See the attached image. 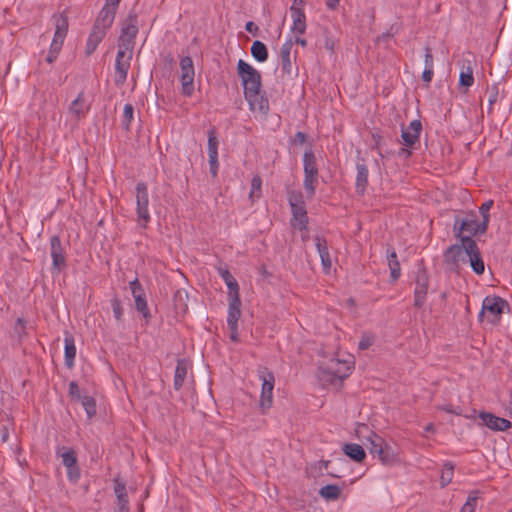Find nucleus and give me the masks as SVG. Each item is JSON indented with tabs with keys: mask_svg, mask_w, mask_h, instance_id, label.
<instances>
[{
	"mask_svg": "<svg viewBox=\"0 0 512 512\" xmlns=\"http://www.w3.org/2000/svg\"><path fill=\"white\" fill-rule=\"evenodd\" d=\"M106 32L101 31L97 28H92V31L87 39L85 53L86 55H91L98 47L99 43L105 37Z\"/></svg>",
	"mask_w": 512,
	"mask_h": 512,
	"instance_id": "cd10ccee",
	"label": "nucleus"
},
{
	"mask_svg": "<svg viewBox=\"0 0 512 512\" xmlns=\"http://www.w3.org/2000/svg\"><path fill=\"white\" fill-rule=\"evenodd\" d=\"M227 287H228V296H227V299L228 300H231L234 296V294H236L237 297H240L239 295V285L236 281V279L234 278L233 280H231V282H228L227 284Z\"/></svg>",
	"mask_w": 512,
	"mask_h": 512,
	"instance_id": "5fc2aeb1",
	"label": "nucleus"
},
{
	"mask_svg": "<svg viewBox=\"0 0 512 512\" xmlns=\"http://www.w3.org/2000/svg\"><path fill=\"white\" fill-rule=\"evenodd\" d=\"M375 337L370 333H364L359 341L358 348L360 350H366L370 348L374 343Z\"/></svg>",
	"mask_w": 512,
	"mask_h": 512,
	"instance_id": "09e8293b",
	"label": "nucleus"
},
{
	"mask_svg": "<svg viewBox=\"0 0 512 512\" xmlns=\"http://www.w3.org/2000/svg\"><path fill=\"white\" fill-rule=\"evenodd\" d=\"M261 186L262 180L259 176H254L251 180V190L249 193V198L254 201L255 199H259L261 196Z\"/></svg>",
	"mask_w": 512,
	"mask_h": 512,
	"instance_id": "a18cd8bd",
	"label": "nucleus"
},
{
	"mask_svg": "<svg viewBox=\"0 0 512 512\" xmlns=\"http://www.w3.org/2000/svg\"><path fill=\"white\" fill-rule=\"evenodd\" d=\"M138 33L137 20L136 18H129V23H127L123 28L121 35L122 37L134 39Z\"/></svg>",
	"mask_w": 512,
	"mask_h": 512,
	"instance_id": "58836bf2",
	"label": "nucleus"
},
{
	"mask_svg": "<svg viewBox=\"0 0 512 512\" xmlns=\"http://www.w3.org/2000/svg\"><path fill=\"white\" fill-rule=\"evenodd\" d=\"M289 203L291 206L292 214L295 220L299 223V228L306 229L307 225V212L305 208L304 201L302 199V195L299 194H291L289 196Z\"/></svg>",
	"mask_w": 512,
	"mask_h": 512,
	"instance_id": "2eb2a0df",
	"label": "nucleus"
},
{
	"mask_svg": "<svg viewBox=\"0 0 512 512\" xmlns=\"http://www.w3.org/2000/svg\"><path fill=\"white\" fill-rule=\"evenodd\" d=\"M218 273L219 275L222 277V279L224 280V282L227 284L228 282H231V280L234 279V277L232 276V274L229 272V270H227L226 268H218Z\"/></svg>",
	"mask_w": 512,
	"mask_h": 512,
	"instance_id": "e2e57ef3",
	"label": "nucleus"
},
{
	"mask_svg": "<svg viewBox=\"0 0 512 512\" xmlns=\"http://www.w3.org/2000/svg\"><path fill=\"white\" fill-rule=\"evenodd\" d=\"M434 75L433 69L425 68L422 73V80L426 83H430Z\"/></svg>",
	"mask_w": 512,
	"mask_h": 512,
	"instance_id": "0e129e2a",
	"label": "nucleus"
},
{
	"mask_svg": "<svg viewBox=\"0 0 512 512\" xmlns=\"http://www.w3.org/2000/svg\"><path fill=\"white\" fill-rule=\"evenodd\" d=\"M129 286H130V290H131L133 297H136L137 295H139V296L145 295L144 289L137 278H135L133 281H131L129 283Z\"/></svg>",
	"mask_w": 512,
	"mask_h": 512,
	"instance_id": "864d4df0",
	"label": "nucleus"
},
{
	"mask_svg": "<svg viewBox=\"0 0 512 512\" xmlns=\"http://www.w3.org/2000/svg\"><path fill=\"white\" fill-rule=\"evenodd\" d=\"M291 17L293 19L292 32L303 34L306 30V18L304 11L296 6H291L290 8Z\"/></svg>",
	"mask_w": 512,
	"mask_h": 512,
	"instance_id": "5701e85b",
	"label": "nucleus"
},
{
	"mask_svg": "<svg viewBox=\"0 0 512 512\" xmlns=\"http://www.w3.org/2000/svg\"><path fill=\"white\" fill-rule=\"evenodd\" d=\"M388 266L390 270V278L392 282L399 279L401 275L400 263L394 249L388 250L387 254Z\"/></svg>",
	"mask_w": 512,
	"mask_h": 512,
	"instance_id": "c756f323",
	"label": "nucleus"
},
{
	"mask_svg": "<svg viewBox=\"0 0 512 512\" xmlns=\"http://www.w3.org/2000/svg\"><path fill=\"white\" fill-rule=\"evenodd\" d=\"M444 260L450 271L457 272L460 268V263H466L465 250L462 242L449 246L444 253Z\"/></svg>",
	"mask_w": 512,
	"mask_h": 512,
	"instance_id": "f8f14e48",
	"label": "nucleus"
},
{
	"mask_svg": "<svg viewBox=\"0 0 512 512\" xmlns=\"http://www.w3.org/2000/svg\"><path fill=\"white\" fill-rule=\"evenodd\" d=\"M334 45H335L334 40L326 34V36H325V42H324V47H325L327 50H329V51L333 52V51H334Z\"/></svg>",
	"mask_w": 512,
	"mask_h": 512,
	"instance_id": "774afa93",
	"label": "nucleus"
},
{
	"mask_svg": "<svg viewBox=\"0 0 512 512\" xmlns=\"http://www.w3.org/2000/svg\"><path fill=\"white\" fill-rule=\"evenodd\" d=\"M352 370V362L338 358H330L321 362L318 377L320 380L335 384L347 378Z\"/></svg>",
	"mask_w": 512,
	"mask_h": 512,
	"instance_id": "f257e3e1",
	"label": "nucleus"
},
{
	"mask_svg": "<svg viewBox=\"0 0 512 512\" xmlns=\"http://www.w3.org/2000/svg\"><path fill=\"white\" fill-rule=\"evenodd\" d=\"M454 475V465L451 462H446L443 465L440 475V485L442 488L451 483Z\"/></svg>",
	"mask_w": 512,
	"mask_h": 512,
	"instance_id": "4c0bfd02",
	"label": "nucleus"
},
{
	"mask_svg": "<svg viewBox=\"0 0 512 512\" xmlns=\"http://www.w3.org/2000/svg\"><path fill=\"white\" fill-rule=\"evenodd\" d=\"M57 455L61 457L62 463L66 468H70V466H73L78 462L77 454L71 448H58Z\"/></svg>",
	"mask_w": 512,
	"mask_h": 512,
	"instance_id": "7c9ffc66",
	"label": "nucleus"
},
{
	"mask_svg": "<svg viewBox=\"0 0 512 512\" xmlns=\"http://www.w3.org/2000/svg\"><path fill=\"white\" fill-rule=\"evenodd\" d=\"M66 469H67L68 480L71 483L76 484L81 476L80 469H79L78 465L75 464L73 466H70V468H66Z\"/></svg>",
	"mask_w": 512,
	"mask_h": 512,
	"instance_id": "3c124183",
	"label": "nucleus"
},
{
	"mask_svg": "<svg viewBox=\"0 0 512 512\" xmlns=\"http://www.w3.org/2000/svg\"><path fill=\"white\" fill-rule=\"evenodd\" d=\"M472 55L468 54L467 57H464L461 60V71L459 75V84L462 87L469 88L474 83L473 76V60L471 59Z\"/></svg>",
	"mask_w": 512,
	"mask_h": 512,
	"instance_id": "aec40b11",
	"label": "nucleus"
},
{
	"mask_svg": "<svg viewBox=\"0 0 512 512\" xmlns=\"http://www.w3.org/2000/svg\"><path fill=\"white\" fill-rule=\"evenodd\" d=\"M462 244L465 250L466 263L469 262L470 267L476 274H483L485 265L476 242L470 236H466L462 238Z\"/></svg>",
	"mask_w": 512,
	"mask_h": 512,
	"instance_id": "0eeeda50",
	"label": "nucleus"
},
{
	"mask_svg": "<svg viewBox=\"0 0 512 512\" xmlns=\"http://www.w3.org/2000/svg\"><path fill=\"white\" fill-rule=\"evenodd\" d=\"M237 73L241 79L243 93H250L252 90L262 88V77L260 72L246 61L240 59L237 63Z\"/></svg>",
	"mask_w": 512,
	"mask_h": 512,
	"instance_id": "20e7f679",
	"label": "nucleus"
},
{
	"mask_svg": "<svg viewBox=\"0 0 512 512\" xmlns=\"http://www.w3.org/2000/svg\"><path fill=\"white\" fill-rule=\"evenodd\" d=\"M343 452L346 456L356 462H362L366 457V453L363 447L355 443L345 444L343 446Z\"/></svg>",
	"mask_w": 512,
	"mask_h": 512,
	"instance_id": "c85d7f7f",
	"label": "nucleus"
},
{
	"mask_svg": "<svg viewBox=\"0 0 512 512\" xmlns=\"http://www.w3.org/2000/svg\"><path fill=\"white\" fill-rule=\"evenodd\" d=\"M81 404L85 409L87 416L91 419L96 414V402L95 399L91 396H83L81 399Z\"/></svg>",
	"mask_w": 512,
	"mask_h": 512,
	"instance_id": "79ce46f5",
	"label": "nucleus"
},
{
	"mask_svg": "<svg viewBox=\"0 0 512 512\" xmlns=\"http://www.w3.org/2000/svg\"><path fill=\"white\" fill-rule=\"evenodd\" d=\"M111 307L114 314V317L117 321H121L123 317V307L121 301L118 298H113L111 300Z\"/></svg>",
	"mask_w": 512,
	"mask_h": 512,
	"instance_id": "8fccbe9b",
	"label": "nucleus"
},
{
	"mask_svg": "<svg viewBox=\"0 0 512 512\" xmlns=\"http://www.w3.org/2000/svg\"><path fill=\"white\" fill-rule=\"evenodd\" d=\"M508 306L507 301L503 300L498 296H487L482 302V308L478 315V320L481 322L485 316V313H489L493 318L490 319L491 323H495L500 319L501 314L504 312V308Z\"/></svg>",
	"mask_w": 512,
	"mask_h": 512,
	"instance_id": "1a4fd4ad",
	"label": "nucleus"
},
{
	"mask_svg": "<svg viewBox=\"0 0 512 512\" xmlns=\"http://www.w3.org/2000/svg\"><path fill=\"white\" fill-rule=\"evenodd\" d=\"M240 306V297H237L236 294H234L233 298L228 300L227 325H238V320L241 316Z\"/></svg>",
	"mask_w": 512,
	"mask_h": 512,
	"instance_id": "b1692460",
	"label": "nucleus"
},
{
	"mask_svg": "<svg viewBox=\"0 0 512 512\" xmlns=\"http://www.w3.org/2000/svg\"><path fill=\"white\" fill-rule=\"evenodd\" d=\"M319 256L321 258V262H322L324 270H329L331 268L332 262H331V258H330L328 249L321 252L319 254Z\"/></svg>",
	"mask_w": 512,
	"mask_h": 512,
	"instance_id": "6e6d98bb",
	"label": "nucleus"
},
{
	"mask_svg": "<svg viewBox=\"0 0 512 512\" xmlns=\"http://www.w3.org/2000/svg\"><path fill=\"white\" fill-rule=\"evenodd\" d=\"M251 55L258 62H265L268 59V49L266 45L256 40L251 46Z\"/></svg>",
	"mask_w": 512,
	"mask_h": 512,
	"instance_id": "473e14b6",
	"label": "nucleus"
},
{
	"mask_svg": "<svg viewBox=\"0 0 512 512\" xmlns=\"http://www.w3.org/2000/svg\"><path fill=\"white\" fill-rule=\"evenodd\" d=\"M188 365L184 359H179L176 364L173 387L176 391L180 390L183 386L184 380L187 377Z\"/></svg>",
	"mask_w": 512,
	"mask_h": 512,
	"instance_id": "bb28decb",
	"label": "nucleus"
},
{
	"mask_svg": "<svg viewBox=\"0 0 512 512\" xmlns=\"http://www.w3.org/2000/svg\"><path fill=\"white\" fill-rule=\"evenodd\" d=\"M258 374L259 379L262 381L260 408L262 410H266L272 406L275 377L273 372L268 370L266 367L260 368L258 370Z\"/></svg>",
	"mask_w": 512,
	"mask_h": 512,
	"instance_id": "423d86ee",
	"label": "nucleus"
},
{
	"mask_svg": "<svg viewBox=\"0 0 512 512\" xmlns=\"http://www.w3.org/2000/svg\"><path fill=\"white\" fill-rule=\"evenodd\" d=\"M377 456L379 457L380 461L384 465H391L397 459V455H396L395 451L387 443L385 444V446L382 448V451L379 452V454Z\"/></svg>",
	"mask_w": 512,
	"mask_h": 512,
	"instance_id": "e433bc0d",
	"label": "nucleus"
},
{
	"mask_svg": "<svg viewBox=\"0 0 512 512\" xmlns=\"http://www.w3.org/2000/svg\"><path fill=\"white\" fill-rule=\"evenodd\" d=\"M180 69H181V86L182 93L185 96L192 95L194 91V65L193 60L189 56L182 57L180 60Z\"/></svg>",
	"mask_w": 512,
	"mask_h": 512,
	"instance_id": "9d476101",
	"label": "nucleus"
},
{
	"mask_svg": "<svg viewBox=\"0 0 512 512\" xmlns=\"http://www.w3.org/2000/svg\"><path fill=\"white\" fill-rule=\"evenodd\" d=\"M115 15L116 10H114V8H110L104 5V7L100 10L93 27L107 32V30L113 24Z\"/></svg>",
	"mask_w": 512,
	"mask_h": 512,
	"instance_id": "412c9836",
	"label": "nucleus"
},
{
	"mask_svg": "<svg viewBox=\"0 0 512 512\" xmlns=\"http://www.w3.org/2000/svg\"><path fill=\"white\" fill-rule=\"evenodd\" d=\"M424 64L425 68L433 69V55L429 47L425 48Z\"/></svg>",
	"mask_w": 512,
	"mask_h": 512,
	"instance_id": "bf43d9fd",
	"label": "nucleus"
},
{
	"mask_svg": "<svg viewBox=\"0 0 512 512\" xmlns=\"http://www.w3.org/2000/svg\"><path fill=\"white\" fill-rule=\"evenodd\" d=\"M292 42H285L280 49V58H281V71L284 74H291L292 63H291V50H292Z\"/></svg>",
	"mask_w": 512,
	"mask_h": 512,
	"instance_id": "a878e982",
	"label": "nucleus"
},
{
	"mask_svg": "<svg viewBox=\"0 0 512 512\" xmlns=\"http://www.w3.org/2000/svg\"><path fill=\"white\" fill-rule=\"evenodd\" d=\"M208 156L209 158L218 157V145L216 129L213 127L208 130Z\"/></svg>",
	"mask_w": 512,
	"mask_h": 512,
	"instance_id": "f704fd0d",
	"label": "nucleus"
},
{
	"mask_svg": "<svg viewBox=\"0 0 512 512\" xmlns=\"http://www.w3.org/2000/svg\"><path fill=\"white\" fill-rule=\"evenodd\" d=\"M135 301V308L138 312H140L144 318H149L150 313L147 305L146 296H139L133 297Z\"/></svg>",
	"mask_w": 512,
	"mask_h": 512,
	"instance_id": "c03bdc74",
	"label": "nucleus"
},
{
	"mask_svg": "<svg viewBox=\"0 0 512 512\" xmlns=\"http://www.w3.org/2000/svg\"><path fill=\"white\" fill-rule=\"evenodd\" d=\"M128 503H129L128 497L117 499V506H118L117 512H130Z\"/></svg>",
	"mask_w": 512,
	"mask_h": 512,
	"instance_id": "680f3d73",
	"label": "nucleus"
},
{
	"mask_svg": "<svg viewBox=\"0 0 512 512\" xmlns=\"http://www.w3.org/2000/svg\"><path fill=\"white\" fill-rule=\"evenodd\" d=\"M453 230L455 233V237L460 239L462 242V238L466 236H470L472 238L474 235L483 234L487 230H482L481 222H478L475 219V215H472L471 218L461 219L459 217L455 218Z\"/></svg>",
	"mask_w": 512,
	"mask_h": 512,
	"instance_id": "6e6552de",
	"label": "nucleus"
},
{
	"mask_svg": "<svg viewBox=\"0 0 512 512\" xmlns=\"http://www.w3.org/2000/svg\"><path fill=\"white\" fill-rule=\"evenodd\" d=\"M314 240H315L316 248H317V251L319 254L328 249L327 242H326L325 238L317 235V236H315Z\"/></svg>",
	"mask_w": 512,
	"mask_h": 512,
	"instance_id": "13d9d810",
	"label": "nucleus"
},
{
	"mask_svg": "<svg viewBox=\"0 0 512 512\" xmlns=\"http://www.w3.org/2000/svg\"><path fill=\"white\" fill-rule=\"evenodd\" d=\"M478 498H479V492L472 491L469 494L465 504L462 506L460 512H475Z\"/></svg>",
	"mask_w": 512,
	"mask_h": 512,
	"instance_id": "37998d69",
	"label": "nucleus"
},
{
	"mask_svg": "<svg viewBox=\"0 0 512 512\" xmlns=\"http://www.w3.org/2000/svg\"><path fill=\"white\" fill-rule=\"evenodd\" d=\"M479 418L482 424L493 431H506L511 427V422L505 418L498 417L490 412H481Z\"/></svg>",
	"mask_w": 512,
	"mask_h": 512,
	"instance_id": "6ab92c4d",
	"label": "nucleus"
},
{
	"mask_svg": "<svg viewBox=\"0 0 512 512\" xmlns=\"http://www.w3.org/2000/svg\"><path fill=\"white\" fill-rule=\"evenodd\" d=\"M498 96L499 90L496 84L488 88V113H492L493 105L497 102Z\"/></svg>",
	"mask_w": 512,
	"mask_h": 512,
	"instance_id": "49530a36",
	"label": "nucleus"
},
{
	"mask_svg": "<svg viewBox=\"0 0 512 512\" xmlns=\"http://www.w3.org/2000/svg\"><path fill=\"white\" fill-rule=\"evenodd\" d=\"M114 492L116 494L117 499L128 497L126 493L125 483L122 482L119 478L114 479Z\"/></svg>",
	"mask_w": 512,
	"mask_h": 512,
	"instance_id": "de8ad7c7",
	"label": "nucleus"
},
{
	"mask_svg": "<svg viewBox=\"0 0 512 512\" xmlns=\"http://www.w3.org/2000/svg\"><path fill=\"white\" fill-rule=\"evenodd\" d=\"M367 441L369 443L368 449L369 452L375 456L378 455L379 452L382 451V448L385 446L386 442L384 439L376 434L375 432H370V435L367 437Z\"/></svg>",
	"mask_w": 512,
	"mask_h": 512,
	"instance_id": "2f4dec72",
	"label": "nucleus"
},
{
	"mask_svg": "<svg viewBox=\"0 0 512 512\" xmlns=\"http://www.w3.org/2000/svg\"><path fill=\"white\" fill-rule=\"evenodd\" d=\"M135 46V40L126 38V37H119L118 40V51L122 52V55L132 57L133 56V50Z\"/></svg>",
	"mask_w": 512,
	"mask_h": 512,
	"instance_id": "c9c22d12",
	"label": "nucleus"
},
{
	"mask_svg": "<svg viewBox=\"0 0 512 512\" xmlns=\"http://www.w3.org/2000/svg\"><path fill=\"white\" fill-rule=\"evenodd\" d=\"M209 166H210L211 175L213 177H216L218 174V168H219L218 157L209 158Z\"/></svg>",
	"mask_w": 512,
	"mask_h": 512,
	"instance_id": "052dcab7",
	"label": "nucleus"
},
{
	"mask_svg": "<svg viewBox=\"0 0 512 512\" xmlns=\"http://www.w3.org/2000/svg\"><path fill=\"white\" fill-rule=\"evenodd\" d=\"M149 194L147 185L144 182H139L136 185V214L138 224L146 228L151 220L149 213Z\"/></svg>",
	"mask_w": 512,
	"mask_h": 512,
	"instance_id": "39448f33",
	"label": "nucleus"
},
{
	"mask_svg": "<svg viewBox=\"0 0 512 512\" xmlns=\"http://www.w3.org/2000/svg\"><path fill=\"white\" fill-rule=\"evenodd\" d=\"M50 253L52 257V268L60 272L66 265V258L64 248L58 235H54L50 238Z\"/></svg>",
	"mask_w": 512,
	"mask_h": 512,
	"instance_id": "4468645a",
	"label": "nucleus"
},
{
	"mask_svg": "<svg viewBox=\"0 0 512 512\" xmlns=\"http://www.w3.org/2000/svg\"><path fill=\"white\" fill-rule=\"evenodd\" d=\"M421 131L422 124L418 119L411 121L406 128L402 127L401 138L403 145L412 148L416 143L419 142Z\"/></svg>",
	"mask_w": 512,
	"mask_h": 512,
	"instance_id": "f3484780",
	"label": "nucleus"
},
{
	"mask_svg": "<svg viewBox=\"0 0 512 512\" xmlns=\"http://www.w3.org/2000/svg\"><path fill=\"white\" fill-rule=\"evenodd\" d=\"M492 206H493V200H488V201L484 202L479 208V212L482 215V221H481L482 230H487V228H488V224H489V220H490L489 211L492 208Z\"/></svg>",
	"mask_w": 512,
	"mask_h": 512,
	"instance_id": "ea45409f",
	"label": "nucleus"
},
{
	"mask_svg": "<svg viewBox=\"0 0 512 512\" xmlns=\"http://www.w3.org/2000/svg\"><path fill=\"white\" fill-rule=\"evenodd\" d=\"M245 100L249 104V109L253 113H259L260 115L266 116L270 110L269 100L260 89L252 90L250 93L244 94Z\"/></svg>",
	"mask_w": 512,
	"mask_h": 512,
	"instance_id": "9b49d317",
	"label": "nucleus"
},
{
	"mask_svg": "<svg viewBox=\"0 0 512 512\" xmlns=\"http://www.w3.org/2000/svg\"><path fill=\"white\" fill-rule=\"evenodd\" d=\"M245 29H246V31H248L249 33H252L253 35H256L257 32L259 31L258 26H256L254 24V22H252V21H249L246 23Z\"/></svg>",
	"mask_w": 512,
	"mask_h": 512,
	"instance_id": "338daca9",
	"label": "nucleus"
},
{
	"mask_svg": "<svg viewBox=\"0 0 512 512\" xmlns=\"http://www.w3.org/2000/svg\"><path fill=\"white\" fill-rule=\"evenodd\" d=\"M52 21L55 25V33L46 57L48 63H53L57 59L68 32V19L66 16L63 14L53 15Z\"/></svg>",
	"mask_w": 512,
	"mask_h": 512,
	"instance_id": "7ed1b4c3",
	"label": "nucleus"
},
{
	"mask_svg": "<svg viewBox=\"0 0 512 512\" xmlns=\"http://www.w3.org/2000/svg\"><path fill=\"white\" fill-rule=\"evenodd\" d=\"M414 306L422 307L428 291V275L425 269L417 271L415 279Z\"/></svg>",
	"mask_w": 512,
	"mask_h": 512,
	"instance_id": "ddd939ff",
	"label": "nucleus"
},
{
	"mask_svg": "<svg viewBox=\"0 0 512 512\" xmlns=\"http://www.w3.org/2000/svg\"><path fill=\"white\" fill-rule=\"evenodd\" d=\"M69 395L77 400H80L83 397L80 395L79 386L75 381H71L69 383Z\"/></svg>",
	"mask_w": 512,
	"mask_h": 512,
	"instance_id": "4d7b16f0",
	"label": "nucleus"
},
{
	"mask_svg": "<svg viewBox=\"0 0 512 512\" xmlns=\"http://www.w3.org/2000/svg\"><path fill=\"white\" fill-rule=\"evenodd\" d=\"M303 169V187L306 191L307 198L312 199L315 195L316 187L319 182V171L317 166V158L311 149L305 151L303 155Z\"/></svg>",
	"mask_w": 512,
	"mask_h": 512,
	"instance_id": "f03ea898",
	"label": "nucleus"
},
{
	"mask_svg": "<svg viewBox=\"0 0 512 512\" xmlns=\"http://www.w3.org/2000/svg\"><path fill=\"white\" fill-rule=\"evenodd\" d=\"M91 104L87 101L84 92H80L69 106L68 112L72 119L79 121L89 112Z\"/></svg>",
	"mask_w": 512,
	"mask_h": 512,
	"instance_id": "a211bd4d",
	"label": "nucleus"
},
{
	"mask_svg": "<svg viewBox=\"0 0 512 512\" xmlns=\"http://www.w3.org/2000/svg\"><path fill=\"white\" fill-rule=\"evenodd\" d=\"M342 489L335 484H329L319 490V495L326 501H335L341 495Z\"/></svg>",
	"mask_w": 512,
	"mask_h": 512,
	"instance_id": "72a5a7b5",
	"label": "nucleus"
},
{
	"mask_svg": "<svg viewBox=\"0 0 512 512\" xmlns=\"http://www.w3.org/2000/svg\"><path fill=\"white\" fill-rule=\"evenodd\" d=\"M230 331V339L233 342L238 341V325H227Z\"/></svg>",
	"mask_w": 512,
	"mask_h": 512,
	"instance_id": "69168bd1",
	"label": "nucleus"
},
{
	"mask_svg": "<svg viewBox=\"0 0 512 512\" xmlns=\"http://www.w3.org/2000/svg\"><path fill=\"white\" fill-rule=\"evenodd\" d=\"M14 333L18 336V338L21 340L24 336H26V321L22 318H18L15 326H14Z\"/></svg>",
	"mask_w": 512,
	"mask_h": 512,
	"instance_id": "603ef678",
	"label": "nucleus"
},
{
	"mask_svg": "<svg viewBox=\"0 0 512 512\" xmlns=\"http://www.w3.org/2000/svg\"><path fill=\"white\" fill-rule=\"evenodd\" d=\"M133 118H134V107L132 104L127 103L124 106L122 121H121L122 127L125 130L128 131L130 129V124H131Z\"/></svg>",
	"mask_w": 512,
	"mask_h": 512,
	"instance_id": "a19ab883",
	"label": "nucleus"
},
{
	"mask_svg": "<svg viewBox=\"0 0 512 512\" xmlns=\"http://www.w3.org/2000/svg\"><path fill=\"white\" fill-rule=\"evenodd\" d=\"M357 175L355 187L358 194L363 195L368 185V168L363 162L356 165Z\"/></svg>",
	"mask_w": 512,
	"mask_h": 512,
	"instance_id": "393cba45",
	"label": "nucleus"
},
{
	"mask_svg": "<svg viewBox=\"0 0 512 512\" xmlns=\"http://www.w3.org/2000/svg\"><path fill=\"white\" fill-rule=\"evenodd\" d=\"M132 57L122 55V52H117L115 59V76L114 83L116 86H122L127 79L128 71L131 66Z\"/></svg>",
	"mask_w": 512,
	"mask_h": 512,
	"instance_id": "dca6fc26",
	"label": "nucleus"
},
{
	"mask_svg": "<svg viewBox=\"0 0 512 512\" xmlns=\"http://www.w3.org/2000/svg\"><path fill=\"white\" fill-rule=\"evenodd\" d=\"M64 344V362L66 367L71 369L74 366L76 346L73 335L67 331L65 332Z\"/></svg>",
	"mask_w": 512,
	"mask_h": 512,
	"instance_id": "4be33fe9",
	"label": "nucleus"
}]
</instances>
